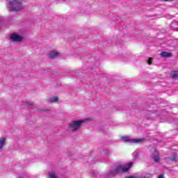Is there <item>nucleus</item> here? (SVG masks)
Masks as SVG:
<instances>
[{
	"label": "nucleus",
	"instance_id": "f257e3e1",
	"mask_svg": "<svg viewBox=\"0 0 178 178\" xmlns=\"http://www.w3.org/2000/svg\"><path fill=\"white\" fill-rule=\"evenodd\" d=\"M22 1V0H8V10L10 12H19L22 9H24Z\"/></svg>",
	"mask_w": 178,
	"mask_h": 178
},
{
	"label": "nucleus",
	"instance_id": "f03ea898",
	"mask_svg": "<svg viewBox=\"0 0 178 178\" xmlns=\"http://www.w3.org/2000/svg\"><path fill=\"white\" fill-rule=\"evenodd\" d=\"M86 122H87V119L72 120L68 124V129H70L72 133H76V131H79L81 129V126Z\"/></svg>",
	"mask_w": 178,
	"mask_h": 178
},
{
	"label": "nucleus",
	"instance_id": "7ed1b4c3",
	"mask_svg": "<svg viewBox=\"0 0 178 178\" xmlns=\"http://www.w3.org/2000/svg\"><path fill=\"white\" fill-rule=\"evenodd\" d=\"M123 143H129V144H143L147 141V138H129L127 136H122Z\"/></svg>",
	"mask_w": 178,
	"mask_h": 178
},
{
	"label": "nucleus",
	"instance_id": "20e7f679",
	"mask_svg": "<svg viewBox=\"0 0 178 178\" xmlns=\"http://www.w3.org/2000/svg\"><path fill=\"white\" fill-rule=\"evenodd\" d=\"M133 166V162L129 163L125 165V166L122 167V165H118L115 168V171L118 173H126L127 170Z\"/></svg>",
	"mask_w": 178,
	"mask_h": 178
},
{
	"label": "nucleus",
	"instance_id": "39448f33",
	"mask_svg": "<svg viewBox=\"0 0 178 178\" xmlns=\"http://www.w3.org/2000/svg\"><path fill=\"white\" fill-rule=\"evenodd\" d=\"M152 152H153L152 158L154 159V162H159L161 161V157H159V152H158L156 149L154 147L152 149Z\"/></svg>",
	"mask_w": 178,
	"mask_h": 178
},
{
	"label": "nucleus",
	"instance_id": "423d86ee",
	"mask_svg": "<svg viewBox=\"0 0 178 178\" xmlns=\"http://www.w3.org/2000/svg\"><path fill=\"white\" fill-rule=\"evenodd\" d=\"M10 40L15 42H20L23 40V37L17 35V33H13L10 35Z\"/></svg>",
	"mask_w": 178,
	"mask_h": 178
},
{
	"label": "nucleus",
	"instance_id": "0eeeda50",
	"mask_svg": "<svg viewBox=\"0 0 178 178\" xmlns=\"http://www.w3.org/2000/svg\"><path fill=\"white\" fill-rule=\"evenodd\" d=\"M7 139L6 137H1L0 138V152L3 151V148L6 145Z\"/></svg>",
	"mask_w": 178,
	"mask_h": 178
},
{
	"label": "nucleus",
	"instance_id": "6e6552de",
	"mask_svg": "<svg viewBox=\"0 0 178 178\" xmlns=\"http://www.w3.org/2000/svg\"><path fill=\"white\" fill-rule=\"evenodd\" d=\"M59 56H60V53L58 51H51L49 53V58L51 59H55Z\"/></svg>",
	"mask_w": 178,
	"mask_h": 178
},
{
	"label": "nucleus",
	"instance_id": "1a4fd4ad",
	"mask_svg": "<svg viewBox=\"0 0 178 178\" xmlns=\"http://www.w3.org/2000/svg\"><path fill=\"white\" fill-rule=\"evenodd\" d=\"M59 101V97H51L47 99L48 104H54Z\"/></svg>",
	"mask_w": 178,
	"mask_h": 178
},
{
	"label": "nucleus",
	"instance_id": "9d476101",
	"mask_svg": "<svg viewBox=\"0 0 178 178\" xmlns=\"http://www.w3.org/2000/svg\"><path fill=\"white\" fill-rule=\"evenodd\" d=\"M118 175V172H116V170H111L110 172L107 174V177H115Z\"/></svg>",
	"mask_w": 178,
	"mask_h": 178
},
{
	"label": "nucleus",
	"instance_id": "9b49d317",
	"mask_svg": "<svg viewBox=\"0 0 178 178\" xmlns=\"http://www.w3.org/2000/svg\"><path fill=\"white\" fill-rule=\"evenodd\" d=\"M47 178H58V175L56 174V172H55V171H50L48 173Z\"/></svg>",
	"mask_w": 178,
	"mask_h": 178
},
{
	"label": "nucleus",
	"instance_id": "f8f14e48",
	"mask_svg": "<svg viewBox=\"0 0 178 178\" xmlns=\"http://www.w3.org/2000/svg\"><path fill=\"white\" fill-rule=\"evenodd\" d=\"M161 56L163 58H170L172 56V54L166 51H163L161 53Z\"/></svg>",
	"mask_w": 178,
	"mask_h": 178
},
{
	"label": "nucleus",
	"instance_id": "ddd939ff",
	"mask_svg": "<svg viewBox=\"0 0 178 178\" xmlns=\"http://www.w3.org/2000/svg\"><path fill=\"white\" fill-rule=\"evenodd\" d=\"M171 77L174 80H176L178 79V71H172L171 72Z\"/></svg>",
	"mask_w": 178,
	"mask_h": 178
},
{
	"label": "nucleus",
	"instance_id": "4468645a",
	"mask_svg": "<svg viewBox=\"0 0 178 178\" xmlns=\"http://www.w3.org/2000/svg\"><path fill=\"white\" fill-rule=\"evenodd\" d=\"M170 161H172V162H176V161H177V154L176 153H173L170 158Z\"/></svg>",
	"mask_w": 178,
	"mask_h": 178
},
{
	"label": "nucleus",
	"instance_id": "2eb2a0df",
	"mask_svg": "<svg viewBox=\"0 0 178 178\" xmlns=\"http://www.w3.org/2000/svg\"><path fill=\"white\" fill-rule=\"evenodd\" d=\"M90 174H91L92 177H98V176L99 175L98 173V172L94 171V170H91L90 171Z\"/></svg>",
	"mask_w": 178,
	"mask_h": 178
},
{
	"label": "nucleus",
	"instance_id": "dca6fc26",
	"mask_svg": "<svg viewBox=\"0 0 178 178\" xmlns=\"http://www.w3.org/2000/svg\"><path fill=\"white\" fill-rule=\"evenodd\" d=\"M133 156H134V159H137V157L138 156V150H135L133 152Z\"/></svg>",
	"mask_w": 178,
	"mask_h": 178
},
{
	"label": "nucleus",
	"instance_id": "f3484780",
	"mask_svg": "<svg viewBox=\"0 0 178 178\" xmlns=\"http://www.w3.org/2000/svg\"><path fill=\"white\" fill-rule=\"evenodd\" d=\"M125 178H143V176H138V177H134V176H127Z\"/></svg>",
	"mask_w": 178,
	"mask_h": 178
},
{
	"label": "nucleus",
	"instance_id": "a211bd4d",
	"mask_svg": "<svg viewBox=\"0 0 178 178\" xmlns=\"http://www.w3.org/2000/svg\"><path fill=\"white\" fill-rule=\"evenodd\" d=\"M172 27L173 30H175V31H178V26H176L175 24H174Z\"/></svg>",
	"mask_w": 178,
	"mask_h": 178
},
{
	"label": "nucleus",
	"instance_id": "6ab92c4d",
	"mask_svg": "<svg viewBox=\"0 0 178 178\" xmlns=\"http://www.w3.org/2000/svg\"><path fill=\"white\" fill-rule=\"evenodd\" d=\"M148 65H152V58H149V60H147Z\"/></svg>",
	"mask_w": 178,
	"mask_h": 178
},
{
	"label": "nucleus",
	"instance_id": "aec40b11",
	"mask_svg": "<svg viewBox=\"0 0 178 178\" xmlns=\"http://www.w3.org/2000/svg\"><path fill=\"white\" fill-rule=\"evenodd\" d=\"M26 105L27 106H33V105H34V103L29 102L26 103Z\"/></svg>",
	"mask_w": 178,
	"mask_h": 178
},
{
	"label": "nucleus",
	"instance_id": "412c9836",
	"mask_svg": "<svg viewBox=\"0 0 178 178\" xmlns=\"http://www.w3.org/2000/svg\"><path fill=\"white\" fill-rule=\"evenodd\" d=\"M104 152L105 155H109V151L104 149Z\"/></svg>",
	"mask_w": 178,
	"mask_h": 178
},
{
	"label": "nucleus",
	"instance_id": "4be33fe9",
	"mask_svg": "<svg viewBox=\"0 0 178 178\" xmlns=\"http://www.w3.org/2000/svg\"><path fill=\"white\" fill-rule=\"evenodd\" d=\"M162 1H163L164 2H168L169 1H173V0H162Z\"/></svg>",
	"mask_w": 178,
	"mask_h": 178
},
{
	"label": "nucleus",
	"instance_id": "5701e85b",
	"mask_svg": "<svg viewBox=\"0 0 178 178\" xmlns=\"http://www.w3.org/2000/svg\"><path fill=\"white\" fill-rule=\"evenodd\" d=\"M144 178H148V177H147V176H145V177H144Z\"/></svg>",
	"mask_w": 178,
	"mask_h": 178
}]
</instances>
